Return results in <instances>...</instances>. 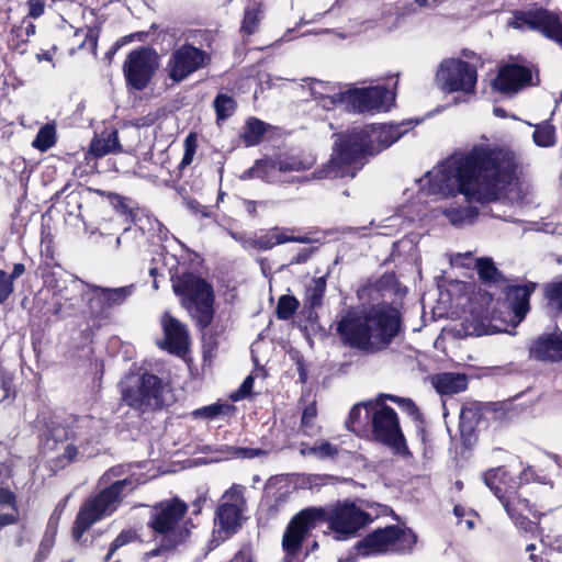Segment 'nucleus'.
Here are the masks:
<instances>
[{
  "mask_svg": "<svg viewBox=\"0 0 562 562\" xmlns=\"http://www.w3.org/2000/svg\"><path fill=\"white\" fill-rule=\"evenodd\" d=\"M546 295L550 303L562 312V278L546 286Z\"/></svg>",
  "mask_w": 562,
  "mask_h": 562,
  "instance_id": "c03bdc74",
  "label": "nucleus"
},
{
  "mask_svg": "<svg viewBox=\"0 0 562 562\" xmlns=\"http://www.w3.org/2000/svg\"><path fill=\"white\" fill-rule=\"evenodd\" d=\"M56 143V128L53 124H46L40 128L32 145L34 148L46 151Z\"/></svg>",
  "mask_w": 562,
  "mask_h": 562,
  "instance_id": "2f4dec72",
  "label": "nucleus"
},
{
  "mask_svg": "<svg viewBox=\"0 0 562 562\" xmlns=\"http://www.w3.org/2000/svg\"><path fill=\"white\" fill-rule=\"evenodd\" d=\"M366 416V402L356 404L349 413L348 419L346 420L347 428L360 435L363 431H368L369 419Z\"/></svg>",
  "mask_w": 562,
  "mask_h": 562,
  "instance_id": "7c9ffc66",
  "label": "nucleus"
},
{
  "mask_svg": "<svg viewBox=\"0 0 562 562\" xmlns=\"http://www.w3.org/2000/svg\"><path fill=\"white\" fill-rule=\"evenodd\" d=\"M436 81L438 87L448 93H474L477 81L476 65L459 58L445 59L437 69Z\"/></svg>",
  "mask_w": 562,
  "mask_h": 562,
  "instance_id": "f8f14e48",
  "label": "nucleus"
},
{
  "mask_svg": "<svg viewBox=\"0 0 562 562\" xmlns=\"http://www.w3.org/2000/svg\"><path fill=\"white\" fill-rule=\"evenodd\" d=\"M98 32L93 29H88L86 33V41L91 43L94 47L97 46Z\"/></svg>",
  "mask_w": 562,
  "mask_h": 562,
  "instance_id": "774afa93",
  "label": "nucleus"
},
{
  "mask_svg": "<svg viewBox=\"0 0 562 562\" xmlns=\"http://www.w3.org/2000/svg\"><path fill=\"white\" fill-rule=\"evenodd\" d=\"M243 512L244 509H238L235 505L221 503L216 514L221 529L227 533L235 532L240 527Z\"/></svg>",
  "mask_w": 562,
  "mask_h": 562,
  "instance_id": "bb28decb",
  "label": "nucleus"
},
{
  "mask_svg": "<svg viewBox=\"0 0 562 562\" xmlns=\"http://www.w3.org/2000/svg\"><path fill=\"white\" fill-rule=\"evenodd\" d=\"M334 477L325 474H310L304 479V484L308 486V488H319L333 482Z\"/></svg>",
  "mask_w": 562,
  "mask_h": 562,
  "instance_id": "864d4df0",
  "label": "nucleus"
},
{
  "mask_svg": "<svg viewBox=\"0 0 562 562\" xmlns=\"http://www.w3.org/2000/svg\"><path fill=\"white\" fill-rule=\"evenodd\" d=\"M158 66V56L148 47L132 50L123 65V72L128 86L135 90L145 89Z\"/></svg>",
  "mask_w": 562,
  "mask_h": 562,
  "instance_id": "dca6fc26",
  "label": "nucleus"
},
{
  "mask_svg": "<svg viewBox=\"0 0 562 562\" xmlns=\"http://www.w3.org/2000/svg\"><path fill=\"white\" fill-rule=\"evenodd\" d=\"M317 416L316 405L312 403L306 406L302 414L301 429L306 436H314L318 432L319 428L315 426L314 420Z\"/></svg>",
  "mask_w": 562,
  "mask_h": 562,
  "instance_id": "58836bf2",
  "label": "nucleus"
},
{
  "mask_svg": "<svg viewBox=\"0 0 562 562\" xmlns=\"http://www.w3.org/2000/svg\"><path fill=\"white\" fill-rule=\"evenodd\" d=\"M532 78L530 68L518 64H506L493 80V88L501 93L513 94L527 86Z\"/></svg>",
  "mask_w": 562,
  "mask_h": 562,
  "instance_id": "6ab92c4d",
  "label": "nucleus"
},
{
  "mask_svg": "<svg viewBox=\"0 0 562 562\" xmlns=\"http://www.w3.org/2000/svg\"><path fill=\"white\" fill-rule=\"evenodd\" d=\"M188 505L178 497L156 504L150 513L148 527L153 530L160 547L145 554V560L158 557L183 543L193 527L186 517Z\"/></svg>",
  "mask_w": 562,
  "mask_h": 562,
  "instance_id": "39448f33",
  "label": "nucleus"
},
{
  "mask_svg": "<svg viewBox=\"0 0 562 562\" xmlns=\"http://www.w3.org/2000/svg\"><path fill=\"white\" fill-rule=\"evenodd\" d=\"M225 409L224 405L221 404H212L209 406H204L202 408L195 409L193 415L195 417H202L206 419H214L218 415H221Z\"/></svg>",
  "mask_w": 562,
  "mask_h": 562,
  "instance_id": "8fccbe9b",
  "label": "nucleus"
},
{
  "mask_svg": "<svg viewBox=\"0 0 562 562\" xmlns=\"http://www.w3.org/2000/svg\"><path fill=\"white\" fill-rule=\"evenodd\" d=\"M299 307V301L291 295H282L277 305V316L280 319H289Z\"/></svg>",
  "mask_w": 562,
  "mask_h": 562,
  "instance_id": "ea45409f",
  "label": "nucleus"
},
{
  "mask_svg": "<svg viewBox=\"0 0 562 562\" xmlns=\"http://www.w3.org/2000/svg\"><path fill=\"white\" fill-rule=\"evenodd\" d=\"M267 131V124L256 117H251L246 122L241 139L246 146L258 145Z\"/></svg>",
  "mask_w": 562,
  "mask_h": 562,
  "instance_id": "c756f323",
  "label": "nucleus"
},
{
  "mask_svg": "<svg viewBox=\"0 0 562 562\" xmlns=\"http://www.w3.org/2000/svg\"><path fill=\"white\" fill-rule=\"evenodd\" d=\"M206 496L205 495H200L192 504V507H193V514H199L202 509V506L205 504L206 502Z\"/></svg>",
  "mask_w": 562,
  "mask_h": 562,
  "instance_id": "338daca9",
  "label": "nucleus"
},
{
  "mask_svg": "<svg viewBox=\"0 0 562 562\" xmlns=\"http://www.w3.org/2000/svg\"><path fill=\"white\" fill-rule=\"evenodd\" d=\"M167 386L154 374L127 378L122 382V398L131 407L139 411L157 408L168 404Z\"/></svg>",
  "mask_w": 562,
  "mask_h": 562,
  "instance_id": "9d476101",
  "label": "nucleus"
},
{
  "mask_svg": "<svg viewBox=\"0 0 562 562\" xmlns=\"http://www.w3.org/2000/svg\"><path fill=\"white\" fill-rule=\"evenodd\" d=\"M516 510L514 515H509V517L515 521L516 526H518L525 532H533L538 527L537 525L524 516L525 512L531 513L530 504L528 503V507H524L522 505H518L517 501H515Z\"/></svg>",
  "mask_w": 562,
  "mask_h": 562,
  "instance_id": "4c0bfd02",
  "label": "nucleus"
},
{
  "mask_svg": "<svg viewBox=\"0 0 562 562\" xmlns=\"http://www.w3.org/2000/svg\"><path fill=\"white\" fill-rule=\"evenodd\" d=\"M121 151V145L116 131L102 133L95 137L90 144V154L97 158L108 154Z\"/></svg>",
  "mask_w": 562,
  "mask_h": 562,
  "instance_id": "cd10ccee",
  "label": "nucleus"
},
{
  "mask_svg": "<svg viewBox=\"0 0 562 562\" xmlns=\"http://www.w3.org/2000/svg\"><path fill=\"white\" fill-rule=\"evenodd\" d=\"M55 543L54 532H46L43 537L33 562H43L50 553Z\"/></svg>",
  "mask_w": 562,
  "mask_h": 562,
  "instance_id": "49530a36",
  "label": "nucleus"
},
{
  "mask_svg": "<svg viewBox=\"0 0 562 562\" xmlns=\"http://www.w3.org/2000/svg\"><path fill=\"white\" fill-rule=\"evenodd\" d=\"M270 168L272 167L270 166V160H268V158L259 159L252 167L248 168L241 173L240 179L248 180L252 178H259L266 182L272 183Z\"/></svg>",
  "mask_w": 562,
  "mask_h": 562,
  "instance_id": "473e14b6",
  "label": "nucleus"
},
{
  "mask_svg": "<svg viewBox=\"0 0 562 562\" xmlns=\"http://www.w3.org/2000/svg\"><path fill=\"white\" fill-rule=\"evenodd\" d=\"M341 94H345V92L335 90L328 95H325L317 100V103L325 110L334 109L337 103H341L347 106V102L340 98Z\"/></svg>",
  "mask_w": 562,
  "mask_h": 562,
  "instance_id": "3c124183",
  "label": "nucleus"
},
{
  "mask_svg": "<svg viewBox=\"0 0 562 562\" xmlns=\"http://www.w3.org/2000/svg\"><path fill=\"white\" fill-rule=\"evenodd\" d=\"M26 4L29 8V16L37 19L44 13V0H29Z\"/></svg>",
  "mask_w": 562,
  "mask_h": 562,
  "instance_id": "052dcab7",
  "label": "nucleus"
},
{
  "mask_svg": "<svg viewBox=\"0 0 562 562\" xmlns=\"http://www.w3.org/2000/svg\"><path fill=\"white\" fill-rule=\"evenodd\" d=\"M160 323L164 331V340L159 344L160 348L177 356L183 355L189 347V333L186 325L168 312L164 313Z\"/></svg>",
  "mask_w": 562,
  "mask_h": 562,
  "instance_id": "aec40b11",
  "label": "nucleus"
},
{
  "mask_svg": "<svg viewBox=\"0 0 562 562\" xmlns=\"http://www.w3.org/2000/svg\"><path fill=\"white\" fill-rule=\"evenodd\" d=\"M324 516L323 507H307L299 512L289 522L282 537V548L288 562L301 552L302 543Z\"/></svg>",
  "mask_w": 562,
  "mask_h": 562,
  "instance_id": "ddd939ff",
  "label": "nucleus"
},
{
  "mask_svg": "<svg viewBox=\"0 0 562 562\" xmlns=\"http://www.w3.org/2000/svg\"><path fill=\"white\" fill-rule=\"evenodd\" d=\"M347 109L356 113L387 111L395 100V93L382 86L352 89L341 94Z\"/></svg>",
  "mask_w": 562,
  "mask_h": 562,
  "instance_id": "f3484780",
  "label": "nucleus"
},
{
  "mask_svg": "<svg viewBox=\"0 0 562 562\" xmlns=\"http://www.w3.org/2000/svg\"><path fill=\"white\" fill-rule=\"evenodd\" d=\"M445 216L453 226H463L472 224L479 215L475 206L449 207L443 210Z\"/></svg>",
  "mask_w": 562,
  "mask_h": 562,
  "instance_id": "c85d7f7f",
  "label": "nucleus"
},
{
  "mask_svg": "<svg viewBox=\"0 0 562 562\" xmlns=\"http://www.w3.org/2000/svg\"><path fill=\"white\" fill-rule=\"evenodd\" d=\"M15 496L14 494L7 490V488H0V504L1 505H8V506H14Z\"/></svg>",
  "mask_w": 562,
  "mask_h": 562,
  "instance_id": "e2e57ef3",
  "label": "nucleus"
},
{
  "mask_svg": "<svg viewBox=\"0 0 562 562\" xmlns=\"http://www.w3.org/2000/svg\"><path fill=\"white\" fill-rule=\"evenodd\" d=\"M400 330V312L389 304L351 310L337 325L341 341L367 355L387 349Z\"/></svg>",
  "mask_w": 562,
  "mask_h": 562,
  "instance_id": "20e7f679",
  "label": "nucleus"
},
{
  "mask_svg": "<svg viewBox=\"0 0 562 562\" xmlns=\"http://www.w3.org/2000/svg\"><path fill=\"white\" fill-rule=\"evenodd\" d=\"M125 473L126 469L124 465L113 467L100 477V484L109 486L112 482L121 480L120 477Z\"/></svg>",
  "mask_w": 562,
  "mask_h": 562,
  "instance_id": "4d7b16f0",
  "label": "nucleus"
},
{
  "mask_svg": "<svg viewBox=\"0 0 562 562\" xmlns=\"http://www.w3.org/2000/svg\"><path fill=\"white\" fill-rule=\"evenodd\" d=\"M232 562H254L252 550L249 547L241 548Z\"/></svg>",
  "mask_w": 562,
  "mask_h": 562,
  "instance_id": "680f3d73",
  "label": "nucleus"
},
{
  "mask_svg": "<svg viewBox=\"0 0 562 562\" xmlns=\"http://www.w3.org/2000/svg\"><path fill=\"white\" fill-rule=\"evenodd\" d=\"M530 559L533 562H562V559L559 555H543L537 560L533 553L530 554Z\"/></svg>",
  "mask_w": 562,
  "mask_h": 562,
  "instance_id": "69168bd1",
  "label": "nucleus"
},
{
  "mask_svg": "<svg viewBox=\"0 0 562 562\" xmlns=\"http://www.w3.org/2000/svg\"><path fill=\"white\" fill-rule=\"evenodd\" d=\"M183 147H184V154H183L182 160L180 162V168H182V169L190 166L193 161V158H194V155H195L196 148H198V138H196L195 134L190 133L186 137V139L183 142Z\"/></svg>",
  "mask_w": 562,
  "mask_h": 562,
  "instance_id": "79ce46f5",
  "label": "nucleus"
},
{
  "mask_svg": "<svg viewBox=\"0 0 562 562\" xmlns=\"http://www.w3.org/2000/svg\"><path fill=\"white\" fill-rule=\"evenodd\" d=\"M533 142L539 147H550L555 143V130L552 125L544 123L536 126Z\"/></svg>",
  "mask_w": 562,
  "mask_h": 562,
  "instance_id": "c9c22d12",
  "label": "nucleus"
},
{
  "mask_svg": "<svg viewBox=\"0 0 562 562\" xmlns=\"http://www.w3.org/2000/svg\"><path fill=\"white\" fill-rule=\"evenodd\" d=\"M95 299L101 302L104 307L112 308L123 304L134 291L133 285L121 286V288H94Z\"/></svg>",
  "mask_w": 562,
  "mask_h": 562,
  "instance_id": "393cba45",
  "label": "nucleus"
},
{
  "mask_svg": "<svg viewBox=\"0 0 562 562\" xmlns=\"http://www.w3.org/2000/svg\"><path fill=\"white\" fill-rule=\"evenodd\" d=\"M172 288L198 325L206 328L214 316L212 285L195 274L186 273L173 281Z\"/></svg>",
  "mask_w": 562,
  "mask_h": 562,
  "instance_id": "6e6552de",
  "label": "nucleus"
},
{
  "mask_svg": "<svg viewBox=\"0 0 562 562\" xmlns=\"http://www.w3.org/2000/svg\"><path fill=\"white\" fill-rule=\"evenodd\" d=\"M408 131L406 123L374 124L355 127L339 134L335 142L331 159L313 173L316 179L353 178L363 166L364 158L379 154L398 140Z\"/></svg>",
  "mask_w": 562,
  "mask_h": 562,
  "instance_id": "f03ea898",
  "label": "nucleus"
},
{
  "mask_svg": "<svg viewBox=\"0 0 562 562\" xmlns=\"http://www.w3.org/2000/svg\"><path fill=\"white\" fill-rule=\"evenodd\" d=\"M304 241L305 238L292 235V231L289 228L274 227L254 240V247L261 250H269L277 245Z\"/></svg>",
  "mask_w": 562,
  "mask_h": 562,
  "instance_id": "b1692460",
  "label": "nucleus"
},
{
  "mask_svg": "<svg viewBox=\"0 0 562 562\" xmlns=\"http://www.w3.org/2000/svg\"><path fill=\"white\" fill-rule=\"evenodd\" d=\"M134 538V533L132 531H122L115 540L111 543L110 550L105 557V560L109 561L113 553L121 548L122 546L131 542Z\"/></svg>",
  "mask_w": 562,
  "mask_h": 562,
  "instance_id": "13d9d810",
  "label": "nucleus"
},
{
  "mask_svg": "<svg viewBox=\"0 0 562 562\" xmlns=\"http://www.w3.org/2000/svg\"><path fill=\"white\" fill-rule=\"evenodd\" d=\"M529 357L543 362L562 360V333H543L529 345Z\"/></svg>",
  "mask_w": 562,
  "mask_h": 562,
  "instance_id": "412c9836",
  "label": "nucleus"
},
{
  "mask_svg": "<svg viewBox=\"0 0 562 562\" xmlns=\"http://www.w3.org/2000/svg\"><path fill=\"white\" fill-rule=\"evenodd\" d=\"M125 473L126 469L124 465L113 467L100 477V484L109 486L112 482L121 480L120 477Z\"/></svg>",
  "mask_w": 562,
  "mask_h": 562,
  "instance_id": "6e6d98bb",
  "label": "nucleus"
},
{
  "mask_svg": "<svg viewBox=\"0 0 562 562\" xmlns=\"http://www.w3.org/2000/svg\"><path fill=\"white\" fill-rule=\"evenodd\" d=\"M270 160V172L272 183L281 180V177L291 172H301L310 169L315 164V158L311 154H283Z\"/></svg>",
  "mask_w": 562,
  "mask_h": 562,
  "instance_id": "4be33fe9",
  "label": "nucleus"
},
{
  "mask_svg": "<svg viewBox=\"0 0 562 562\" xmlns=\"http://www.w3.org/2000/svg\"><path fill=\"white\" fill-rule=\"evenodd\" d=\"M432 384L440 394H456L467 389V378L460 373H441L432 379Z\"/></svg>",
  "mask_w": 562,
  "mask_h": 562,
  "instance_id": "a878e982",
  "label": "nucleus"
},
{
  "mask_svg": "<svg viewBox=\"0 0 562 562\" xmlns=\"http://www.w3.org/2000/svg\"><path fill=\"white\" fill-rule=\"evenodd\" d=\"M515 167L509 151L477 144L454 153L428 171L427 193L447 196L461 193L468 201L491 202L512 182ZM422 189L426 190V184H422Z\"/></svg>",
  "mask_w": 562,
  "mask_h": 562,
  "instance_id": "f257e3e1",
  "label": "nucleus"
},
{
  "mask_svg": "<svg viewBox=\"0 0 562 562\" xmlns=\"http://www.w3.org/2000/svg\"><path fill=\"white\" fill-rule=\"evenodd\" d=\"M417 542L416 535L408 528L387 526L376 529L358 542V552L362 555L380 553H407Z\"/></svg>",
  "mask_w": 562,
  "mask_h": 562,
  "instance_id": "1a4fd4ad",
  "label": "nucleus"
},
{
  "mask_svg": "<svg viewBox=\"0 0 562 562\" xmlns=\"http://www.w3.org/2000/svg\"><path fill=\"white\" fill-rule=\"evenodd\" d=\"M326 290L324 277L315 278L306 288V301L312 307L319 306Z\"/></svg>",
  "mask_w": 562,
  "mask_h": 562,
  "instance_id": "72a5a7b5",
  "label": "nucleus"
},
{
  "mask_svg": "<svg viewBox=\"0 0 562 562\" xmlns=\"http://www.w3.org/2000/svg\"><path fill=\"white\" fill-rule=\"evenodd\" d=\"M535 289V283H528L524 285L509 286L507 290L509 308L514 313L518 323L525 318L529 311V297Z\"/></svg>",
  "mask_w": 562,
  "mask_h": 562,
  "instance_id": "5701e85b",
  "label": "nucleus"
},
{
  "mask_svg": "<svg viewBox=\"0 0 562 562\" xmlns=\"http://www.w3.org/2000/svg\"><path fill=\"white\" fill-rule=\"evenodd\" d=\"M13 292V283L4 270L0 269V304L4 303Z\"/></svg>",
  "mask_w": 562,
  "mask_h": 562,
  "instance_id": "5fc2aeb1",
  "label": "nucleus"
},
{
  "mask_svg": "<svg viewBox=\"0 0 562 562\" xmlns=\"http://www.w3.org/2000/svg\"><path fill=\"white\" fill-rule=\"evenodd\" d=\"M259 22V9L247 8L245 11L244 20L241 23V32L245 34H252L257 30Z\"/></svg>",
  "mask_w": 562,
  "mask_h": 562,
  "instance_id": "37998d69",
  "label": "nucleus"
},
{
  "mask_svg": "<svg viewBox=\"0 0 562 562\" xmlns=\"http://www.w3.org/2000/svg\"><path fill=\"white\" fill-rule=\"evenodd\" d=\"M385 398L386 401L396 403L404 412L413 417L418 414V408L411 398L400 397L393 394H386Z\"/></svg>",
  "mask_w": 562,
  "mask_h": 562,
  "instance_id": "09e8293b",
  "label": "nucleus"
},
{
  "mask_svg": "<svg viewBox=\"0 0 562 562\" xmlns=\"http://www.w3.org/2000/svg\"><path fill=\"white\" fill-rule=\"evenodd\" d=\"M210 63L211 55L206 50L187 43L172 50L166 71L172 82L179 83L209 66Z\"/></svg>",
  "mask_w": 562,
  "mask_h": 562,
  "instance_id": "4468645a",
  "label": "nucleus"
},
{
  "mask_svg": "<svg viewBox=\"0 0 562 562\" xmlns=\"http://www.w3.org/2000/svg\"><path fill=\"white\" fill-rule=\"evenodd\" d=\"M145 482L146 479L143 474H132L123 480L112 482L97 495L88 498L81 505L74 524L75 540L78 541L94 522L112 515L119 508L124 496Z\"/></svg>",
  "mask_w": 562,
  "mask_h": 562,
  "instance_id": "423d86ee",
  "label": "nucleus"
},
{
  "mask_svg": "<svg viewBox=\"0 0 562 562\" xmlns=\"http://www.w3.org/2000/svg\"><path fill=\"white\" fill-rule=\"evenodd\" d=\"M476 270L480 278L485 282H497L502 274L490 258H480L476 260Z\"/></svg>",
  "mask_w": 562,
  "mask_h": 562,
  "instance_id": "f704fd0d",
  "label": "nucleus"
},
{
  "mask_svg": "<svg viewBox=\"0 0 562 562\" xmlns=\"http://www.w3.org/2000/svg\"><path fill=\"white\" fill-rule=\"evenodd\" d=\"M214 109L217 120H225L235 112L236 102L232 97L221 93L214 100Z\"/></svg>",
  "mask_w": 562,
  "mask_h": 562,
  "instance_id": "e433bc0d",
  "label": "nucleus"
},
{
  "mask_svg": "<svg viewBox=\"0 0 562 562\" xmlns=\"http://www.w3.org/2000/svg\"><path fill=\"white\" fill-rule=\"evenodd\" d=\"M507 25L518 30L540 31L562 48V21L558 15L544 9L516 11L508 20Z\"/></svg>",
  "mask_w": 562,
  "mask_h": 562,
  "instance_id": "2eb2a0df",
  "label": "nucleus"
},
{
  "mask_svg": "<svg viewBox=\"0 0 562 562\" xmlns=\"http://www.w3.org/2000/svg\"><path fill=\"white\" fill-rule=\"evenodd\" d=\"M25 271V267L23 263H15L13 266V270L11 272V274H8V277L11 279L12 283L14 282L15 279H18L20 276H22Z\"/></svg>",
  "mask_w": 562,
  "mask_h": 562,
  "instance_id": "0e129e2a",
  "label": "nucleus"
},
{
  "mask_svg": "<svg viewBox=\"0 0 562 562\" xmlns=\"http://www.w3.org/2000/svg\"><path fill=\"white\" fill-rule=\"evenodd\" d=\"M244 490L245 487L241 485H233L223 494L222 503L235 505L238 509H245Z\"/></svg>",
  "mask_w": 562,
  "mask_h": 562,
  "instance_id": "a19ab883",
  "label": "nucleus"
},
{
  "mask_svg": "<svg viewBox=\"0 0 562 562\" xmlns=\"http://www.w3.org/2000/svg\"><path fill=\"white\" fill-rule=\"evenodd\" d=\"M252 386L254 378L251 375H248L241 383L240 387L231 394L232 401L238 402L247 397L251 393Z\"/></svg>",
  "mask_w": 562,
  "mask_h": 562,
  "instance_id": "bf43d9fd",
  "label": "nucleus"
},
{
  "mask_svg": "<svg viewBox=\"0 0 562 562\" xmlns=\"http://www.w3.org/2000/svg\"><path fill=\"white\" fill-rule=\"evenodd\" d=\"M483 479L486 486L499 499L508 515H514L516 510L515 501H517L518 505L528 507V499L522 498L514 490V486L509 484L508 474L504 468L499 467L486 471Z\"/></svg>",
  "mask_w": 562,
  "mask_h": 562,
  "instance_id": "a211bd4d",
  "label": "nucleus"
},
{
  "mask_svg": "<svg viewBox=\"0 0 562 562\" xmlns=\"http://www.w3.org/2000/svg\"><path fill=\"white\" fill-rule=\"evenodd\" d=\"M315 457L319 459L334 458L338 453V448L328 441H322L314 445Z\"/></svg>",
  "mask_w": 562,
  "mask_h": 562,
  "instance_id": "603ef678",
  "label": "nucleus"
},
{
  "mask_svg": "<svg viewBox=\"0 0 562 562\" xmlns=\"http://www.w3.org/2000/svg\"><path fill=\"white\" fill-rule=\"evenodd\" d=\"M386 393L366 401V419H369L368 431L372 439L390 448L396 456L406 458L409 450L404 434L401 429L396 412L385 404Z\"/></svg>",
  "mask_w": 562,
  "mask_h": 562,
  "instance_id": "0eeeda50",
  "label": "nucleus"
},
{
  "mask_svg": "<svg viewBox=\"0 0 562 562\" xmlns=\"http://www.w3.org/2000/svg\"><path fill=\"white\" fill-rule=\"evenodd\" d=\"M543 555H559L562 552V538L547 535L541 538Z\"/></svg>",
  "mask_w": 562,
  "mask_h": 562,
  "instance_id": "a18cd8bd",
  "label": "nucleus"
},
{
  "mask_svg": "<svg viewBox=\"0 0 562 562\" xmlns=\"http://www.w3.org/2000/svg\"><path fill=\"white\" fill-rule=\"evenodd\" d=\"M322 521L328 524L336 540H348L373 520L371 514L350 501L337 502L329 508H323Z\"/></svg>",
  "mask_w": 562,
  "mask_h": 562,
  "instance_id": "9b49d317",
  "label": "nucleus"
},
{
  "mask_svg": "<svg viewBox=\"0 0 562 562\" xmlns=\"http://www.w3.org/2000/svg\"><path fill=\"white\" fill-rule=\"evenodd\" d=\"M310 90L314 100L317 101L321 98L334 92L335 90H337V88L329 82L313 80Z\"/></svg>",
  "mask_w": 562,
  "mask_h": 562,
  "instance_id": "de8ad7c7",
  "label": "nucleus"
},
{
  "mask_svg": "<svg viewBox=\"0 0 562 562\" xmlns=\"http://www.w3.org/2000/svg\"><path fill=\"white\" fill-rule=\"evenodd\" d=\"M103 429V423L91 416L76 417L65 425L52 423L47 426L41 449L52 470H64L74 462L98 456Z\"/></svg>",
  "mask_w": 562,
  "mask_h": 562,
  "instance_id": "7ed1b4c3",
  "label": "nucleus"
}]
</instances>
